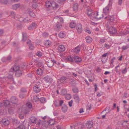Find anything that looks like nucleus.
<instances>
[{"mask_svg":"<svg viewBox=\"0 0 129 129\" xmlns=\"http://www.w3.org/2000/svg\"><path fill=\"white\" fill-rule=\"evenodd\" d=\"M105 19H107L108 21L106 24V26L107 29L112 27V25L113 24V21L114 19L113 17L112 16H109L108 15L106 17Z\"/></svg>","mask_w":129,"mask_h":129,"instance_id":"f257e3e1","label":"nucleus"},{"mask_svg":"<svg viewBox=\"0 0 129 129\" xmlns=\"http://www.w3.org/2000/svg\"><path fill=\"white\" fill-rule=\"evenodd\" d=\"M63 19L62 18H60L57 17H55L53 19V21L57 22L56 27L59 30L62 26L63 23Z\"/></svg>","mask_w":129,"mask_h":129,"instance_id":"f03ea898","label":"nucleus"},{"mask_svg":"<svg viewBox=\"0 0 129 129\" xmlns=\"http://www.w3.org/2000/svg\"><path fill=\"white\" fill-rule=\"evenodd\" d=\"M85 46L84 44L79 45L76 47L72 50V51L76 53H78L81 50H84L86 49Z\"/></svg>","mask_w":129,"mask_h":129,"instance_id":"7ed1b4c3","label":"nucleus"},{"mask_svg":"<svg viewBox=\"0 0 129 129\" xmlns=\"http://www.w3.org/2000/svg\"><path fill=\"white\" fill-rule=\"evenodd\" d=\"M113 0H109V3L107 6L103 9V12L105 14L108 13L111 7Z\"/></svg>","mask_w":129,"mask_h":129,"instance_id":"20e7f679","label":"nucleus"},{"mask_svg":"<svg viewBox=\"0 0 129 129\" xmlns=\"http://www.w3.org/2000/svg\"><path fill=\"white\" fill-rule=\"evenodd\" d=\"M45 81L46 83H51L53 80L52 78L50 76H47L45 77L44 78Z\"/></svg>","mask_w":129,"mask_h":129,"instance_id":"39448f33","label":"nucleus"},{"mask_svg":"<svg viewBox=\"0 0 129 129\" xmlns=\"http://www.w3.org/2000/svg\"><path fill=\"white\" fill-rule=\"evenodd\" d=\"M109 33L111 34H115L117 32L116 29L113 27L107 29Z\"/></svg>","mask_w":129,"mask_h":129,"instance_id":"423d86ee","label":"nucleus"},{"mask_svg":"<svg viewBox=\"0 0 129 129\" xmlns=\"http://www.w3.org/2000/svg\"><path fill=\"white\" fill-rule=\"evenodd\" d=\"M13 74L14 73L13 72H10V71L9 73V74L8 76H7V78H6V79L8 78V79H11L13 83L14 84H15V82L14 79L12 78L13 75Z\"/></svg>","mask_w":129,"mask_h":129,"instance_id":"0eeeda50","label":"nucleus"},{"mask_svg":"<svg viewBox=\"0 0 129 129\" xmlns=\"http://www.w3.org/2000/svg\"><path fill=\"white\" fill-rule=\"evenodd\" d=\"M76 29L79 33H80L82 31V27L81 24L80 23L77 24L76 27Z\"/></svg>","mask_w":129,"mask_h":129,"instance_id":"6e6552de","label":"nucleus"},{"mask_svg":"<svg viewBox=\"0 0 129 129\" xmlns=\"http://www.w3.org/2000/svg\"><path fill=\"white\" fill-rule=\"evenodd\" d=\"M103 17V14L102 13L97 12L94 15V18L98 20L101 19Z\"/></svg>","mask_w":129,"mask_h":129,"instance_id":"1a4fd4ad","label":"nucleus"},{"mask_svg":"<svg viewBox=\"0 0 129 129\" xmlns=\"http://www.w3.org/2000/svg\"><path fill=\"white\" fill-rule=\"evenodd\" d=\"M73 58L75 62L76 63H78L81 62L82 61L81 58L78 56H75Z\"/></svg>","mask_w":129,"mask_h":129,"instance_id":"9d476101","label":"nucleus"},{"mask_svg":"<svg viewBox=\"0 0 129 129\" xmlns=\"http://www.w3.org/2000/svg\"><path fill=\"white\" fill-rule=\"evenodd\" d=\"M58 6L55 2L52 1V3L51 5V9H53L55 10L58 8Z\"/></svg>","mask_w":129,"mask_h":129,"instance_id":"9b49d317","label":"nucleus"},{"mask_svg":"<svg viewBox=\"0 0 129 129\" xmlns=\"http://www.w3.org/2000/svg\"><path fill=\"white\" fill-rule=\"evenodd\" d=\"M19 68L18 66H14L13 67H12L10 70V72H16L19 70Z\"/></svg>","mask_w":129,"mask_h":129,"instance_id":"f8f14e48","label":"nucleus"},{"mask_svg":"<svg viewBox=\"0 0 129 129\" xmlns=\"http://www.w3.org/2000/svg\"><path fill=\"white\" fill-rule=\"evenodd\" d=\"M11 103L13 104H16L18 100L15 96H13L11 99Z\"/></svg>","mask_w":129,"mask_h":129,"instance_id":"ddd939ff","label":"nucleus"},{"mask_svg":"<svg viewBox=\"0 0 129 129\" xmlns=\"http://www.w3.org/2000/svg\"><path fill=\"white\" fill-rule=\"evenodd\" d=\"M6 77H2L0 76V87L2 88H3V86L2 85V83L6 81Z\"/></svg>","mask_w":129,"mask_h":129,"instance_id":"4468645a","label":"nucleus"},{"mask_svg":"<svg viewBox=\"0 0 129 129\" xmlns=\"http://www.w3.org/2000/svg\"><path fill=\"white\" fill-rule=\"evenodd\" d=\"M33 90L35 92H38L40 91L41 89L38 86L36 85L33 87Z\"/></svg>","mask_w":129,"mask_h":129,"instance_id":"2eb2a0df","label":"nucleus"},{"mask_svg":"<svg viewBox=\"0 0 129 129\" xmlns=\"http://www.w3.org/2000/svg\"><path fill=\"white\" fill-rule=\"evenodd\" d=\"M52 2L47 1L45 2V5L47 8H50L51 7Z\"/></svg>","mask_w":129,"mask_h":129,"instance_id":"dca6fc26","label":"nucleus"},{"mask_svg":"<svg viewBox=\"0 0 129 129\" xmlns=\"http://www.w3.org/2000/svg\"><path fill=\"white\" fill-rule=\"evenodd\" d=\"M13 126L14 127H15L16 126H17L18 124L20 123V122L18 120L16 119H13Z\"/></svg>","mask_w":129,"mask_h":129,"instance_id":"f3484780","label":"nucleus"},{"mask_svg":"<svg viewBox=\"0 0 129 129\" xmlns=\"http://www.w3.org/2000/svg\"><path fill=\"white\" fill-rule=\"evenodd\" d=\"M46 64L49 67H52L53 66V63L52 60H50L47 61Z\"/></svg>","mask_w":129,"mask_h":129,"instance_id":"a211bd4d","label":"nucleus"},{"mask_svg":"<svg viewBox=\"0 0 129 129\" xmlns=\"http://www.w3.org/2000/svg\"><path fill=\"white\" fill-rule=\"evenodd\" d=\"M11 59V57L10 56H9L6 58H3L2 60L3 62H6L9 61Z\"/></svg>","mask_w":129,"mask_h":129,"instance_id":"6ab92c4d","label":"nucleus"},{"mask_svg":"<svg viewBox=\"0 0 129 129\" xmlns=\"http://www.w3.org/2000/svg\"><path fill=\"white\" fill-rule=\"evenodd\" d=\"M65 48L63 45H60L58 47V50L60 51H63L65 50Z\"/></svg>","mask_w":129,"mask_h":129,"instance_id":"aec40b11","label":"nucleus"},{"mask_svg":"<svg viewBox=\"0 0 129 129\" xmlns=\"http://www.w3.org/2000/svg\"><path fill=\"white\" fill-rule=\"evenodd\" d=\"M61 109L63 112L65 113L67 110L68 107L67 106L64 105L62 107Z\"/></svg>","mask_w":129,"mask_h":129,"instance_id":"412c9836","label":"nucleus"},{"mask_svg":"<svg viewBox=\"0 0 129 129\" xmlns=\"http://www.w3.org/2000/svg\"><path fill=\"white\" fill-rule=\"evenodd\" d=\"M20 7V5L19 4H17L13 5L12 6V8L14 10H16L19 8Z\"/></svg>","mask_w":129,"mask_h":129,"instance_id":"4be33fe9","label":"nucleus"},{"mask_svg":"<svg viewBox=\"0 0 129 129\" xmlns=\"http://www.w3.org/2000/svg\"><path fill=\"white\" fill-rule=\"evenodd\" d=\"M59 37L61 38H63L66 35V34L65 32L61 31L59 34Z\"/></svg>","mask_w":129,"mask_h":129,"instance_id":"5701e85b","label":"nucleus"},{"mask_svg":"<svg viewBox=\"0 0 129 129\" xmlns=\"http://www.w3.org/2000/svg\"><path fill=\"white\" fill-rule=\"evenodd\" d=\"M30 120L31 122L34 123H36L37 120L36 118L34 117H33L30 118Z\"/></svg>","mask_w":129,"mask_h":129,"instance_id":"b1692460","label":"nucleus"},{"mask_svg":"<svg viewBox=\"0 0 129 129\" xmlns=\"http://www.w3.org/2000/svg\"><path fill=\"white\" fill-rule=\"evenodd\" d=\"M27 39V35L25 32L22 33V41L23 42L25 41Z\"/></svg>","mask_w":129,"mask_h":129,"instance_id":"393cba45","label":"nucleus"},{"mask_svg":"<svg viewBox=\"0 0 129 129\" xmlns=\"http://www.w3.org/2000/svg\"><path fill=\"white\" fill-rule=\"evenodd\" d=\"M2 122L3 124L6 126L9 125L10 123L9 120L6 119L3 120L2 121Z\"/></svg>","mask_w":129,"mask_h":129,"instance_id":"a878e982","label":"nucleus"},{"mask_svg":"<svg viewBox=\"0 0 129 129\" xmlns=\"http://www.w3.org/2000/svg\"><path fill=\"white\" fill-rule=\"evenodd\" d=\"M37 73L39 75H42L43 72V70L41 68H39L37 70Z\"/></svg>","mask_w":129,"mask_h":129,"instance_id":"bb28decb","label":"nucleus"},{"mask_svg":"<svg viewBox=\"0 0 129 129\" xmlns=\"http://www.w3.org/2000/svg\"><path fill=\"white\" fill-rule=\"evenodd\" d=\"M78 5L77 4H75L73 6V8L74 11L76 12L78 8Z\"/></svg>","mask_w":129,"mask_h":129,"instance_id":"cd10ccee","label":"nucleus"},{"mask_svg":"<svg viewBox=\"0 0 129 129\" xmlns=\"http://www.w3.org/2000/svg\"><path fill=\"white\" fill-rule=\"evenodd\" d=\"M74 98L75 99L76 102L78 103L79 102V98L78 95H76L74 96Z\"/></svg>","mask_w":129,"mask_h":129,"instance_id":"c85d7f7f","label":"nucleus"},{"mask_svg":"<svg viewBox=\"0 0 129 129\" xmlns=\"http://www.w3.org/2000/svg\"><path fill=\"white\" fill-rule=\"evenodd\" d=\"M67 79L66 77H62L60 79V82L62 83H65Z\"/></svg>","mask_w":129,"mask_h":129,"instance_id":"c756f323","label":"nucleus"},{"mask_svg":"<svg viewBox=\"0 0 129 129\" xmlns=\"http://www.w3.org/2000/svg\"><path fill=\"white\" fill-rule=\"evenodd\" d=\"M85 39L86 42L88 43H90L92 41V39L90 37L87 36Z\"/></svg>","mask_w":129,"mask_h":129,"instance_id":"7c9ffc66","label":"nucleus"},{"mask_svg":"<svg viewBox=\"0 0 129 129\" xmlns=\"http://www.w3.org/2000/svg\"><path fill=\"white\" fill-rule=\"evenodd\" d=\"M45 45L46 47H48L51 45V41L48 40H47L45 41Z\"/></svg>","mask_w":129,"mask_h":129,"instance_id":"2f4dec72","label":"nucleus"},{"mask_svg":"<svg viewBox=\"0 0 129 129\" xmlns=\"http://www.w3.org/2000/svg\"><path fill=\"white\" fill-rule=\"evenodd\" d=\"M27 14L29 15L30 16L33 17H35V14L34 13H33L31 11H28L27 12Z\"/></svg>","mask_w":129,"mask_h":129,"instance_id":"473e14b6","label":"nucleus"},{"mask_svg":"<svg viewBox=\"0 0 129 129\" xmlns=\"http://www.w3.org/2000/svg\"><path fill=\"white\" fill-rule=\"evenodd\" d=\"M66 59L67 60L70 62H73L74 60L73 57L70 56H68Z\"/></svg>","mask_w":129,"mask_h":129,"instance_id":"72a5a7b5","label":"nucleus"},{"mask_svg":"<svg viewBox=\"0 0 129 129\" xmlns=\"http://www.w3.org/2000/svg\"><path fill=\"white\" fill-rule=\"evenodd\" d=\"M47 123L49 125H52L54 123V121L53 120L50 119L48 121Z\"/></svg>","mask_w":129,"mask_h":129,"instance_id":"f704fd0d","label":"nucleus"},{"mask_svg":"<svg viewBox=\"0 0 129 129\" xmlns=\"http://www.w3.org/2000/svg\"><path fill=\"white\" fill-rule=\"evenodd\" d=\"M76 25V23L74 22H71L70 24V27L72 28H75Z\"/></svg>","mask_w":129,"mask_h":129,"instance_id":"c9c22d12","label":"nucleus"},{"mask_svg":"<svg viewBox=\"0 0 129 129\" xmlns=\"http://www.w3.org/2000/svg\"><path fill=\"white\" fill-rule=\"evenodd\" d=\"M22 74V72L20 70H18L16 72L15 74L17 76H20Z\"/></svg>","mask_w":129,"mask_h":129,"instance_id":"e433bc0d","label":"nucleus"},{"mask_svg":"<svg viewBox=\"0 0 129 129\" xmlns=\"http://www.w3.org/2000/svg\"><path fill=\"white\" fill-rule=\"evenodd\" d=\"M92 10L91 9H89L87 10V14L89 16H91L92 15Z\"/></svg>","mask_w":129,"mask_h":129,"instance_id":"4c0bfd02","label":"nucleus"},{"mask_svg":"<svg viewBox=\"0 0 129 129\" xmlns=\"http://www.w3.org/2000/svg\"><path fill=\"white\" fill-rule=\"evenodd\" d=\"M61 94L62 95H65L67 93V91L65 89H62L61 91Z\"/></svg>","mask_w":129,"mask_h":129,"instance_id":"58836bf2","label":"nucleus"},{"mask_svg":"<svg viewBox=\"0 0 129 129\" xmlns=\"http://www.w3.org/2000/svg\"><path fill=\"white\" fill-rule=\"evenodd\" d=\"M16 129H25V128L24 125L22 124L19 125L18 127L16 128Z\"/></svg>","mask_w":129,"mask_h":129,"instance_id":"ea45409f","label":"nucleus"},{"mask_svg":"<svg viewBox=\"0 0 129 129\" xmlns=\"http://www.w3.org/2000/svg\"><path fill=\"white\" fill-rule=\"evenodd\" d=\"M129 48V46L128 45H127L125 46H123L122 47V50H125Z\"/></svg>","mask_w":129,"mask_h":129,"instance_id":"a19ab883","label":"nucleus"},{"mask_svg":"<svg viewBox=\"0 0 129 129\" xmlns=\"http://www.w3.org/2000/svg\"><path fill=\"white\" fill-rule=\"evenodd\" d=\"M8 2L7 0H0V3L3 4H6Z\"/></svg>","mask_w":129,"mask_h":129,"instance_id":"79ce46f5","label":"nucleus"},{"mask_svg":"<svg viewBox=\"0 0 129 129\" xmlns=\"http://www.w3.org/2000/svg\"><path fill=\"white\" fill-rule=\"evenodd\" d=\"M4 104L5 106H7L10 104V102L6 100L4 102Z\"/></svg>","mask_w":129,"mask_h":129,"instance_id":"37998d69","label":"nucleus"},{"mask_svg":"<svg viewBox=\"0 0 129 129\" xmlns=\"http://www.w3.org/2000/svg\"><path fill=\"white\" fill-rule=\"evenodd\" d=\"M26 105L27 107L29 108H31L32 107V105L31 103L29 102L27 103Z\"/></svg>","mask_w":129,"mask_h":129,"instance_id":"c03bdc74","label":"nucleus"},{"mask_svg":"<svg viewBox=\"0 0 129 129\" xmlns=\"http://www.w3.org/2000/svg\"><path fill=\"white\" fill-rule=\"evenodd\" d=\"M65 98L66 99L70 100L71 98V96L70 94H66L65 96Z\"/></svg>","mask_w":129,"mask_h":129,"instance_id":"a18cd8bd","label":"nucleus"},{"mask_svg":"<svg viewBox=\"0 0 129 129\" xmlns=\"http://www.w3.org/2000/svg\"><path fill=\"white\" fill-rule=\"evenodd\" d=\"M40 100L41 102L42 103H44L46 102V99L44 98H41Z\"/></svg>","mask_w":129,"mask_h":129,"instance_id":"49530a36","label":"nucleus"},{"mask_svg":"<svg viewBox=\"0 0 129 129\" xmlns=\"http://www.w3.org/2000/svg\"><path fill=\"white\" fill-rule=\"evenodd\" d=\"M37 55L39 57H41L42 56V52L40 51H38L36 53Z\"/></svg>","mask_w":129,"mask_h":129,"instance_id":"de8ad7c7","label":"nucleus"},{"mask_svg":"<svg viewBox=\"0 0 129 129\" xmlns=\"http://www.w3.org/2000/svg\"><path fill=\"white\" fill-rule=\"evenodd\" d=\"M70 83L72 85H73L76 83L75 81L72 79H71L70 80Z\"/></svg>","mask_w":129,"mask_h":129,"instance_id":"09e8293b","label":"nucleus"},{"mask_svg":"<svg viewBox=\"0 0 129 129\" xmlns=\"http://www.w3.org/2000/svg\"><path fill=\"white\" fill-rule=\"evenodd\" d=\"M30 20L29 19H28V18H26L24 19L23 20V21H24L25 22H28L30 21Z\"/></svg>","mask_w":129,"mask_h":129,"instance_id":"8fccbe9b","label":"nucleus"},{"mask_svg":"<svg viewBox=\"0 0 129 129\" xmlns=\"http://www.w3.org/2000/svg\"><path fill=\"white\" fill-rule=\"evenodd\" d=\"M73 92L75 93H77L78 92V89L77 88H73Z\"/></svg>","mask_w":129,"mask_h":129,"instance_id":"3c124183","label":"nucleus"},{"mask_svg":"<svg viewBox=\"0 0 129 129\" xmlns=\"http://www.w3.org/2000/svg\"><path fill=\"white\" fill-rule=\"evenodd\" d=\"M39 99V98H38L37 96H36L34 98V99H33L34 101L36 102H37V101L38 100V99Z\"/></svg>","mask_w":129,"mask_h":129,"instance_id":"603ef678","label":"nucleus"},{"mask_svg":"<svg viewBox=\"0 0 129 129\" xmlns=\"http://www.w3.org/2000/svg\"><path fill=\"white\" fill-rule=\"evenodd\" d=\"M126 35V34L125 33V32L121 31L119 32V36L125 35Z\"/></svg>","mask_w":129,"mask_h":129,"instance_id":"864d4df0","label":"nucleus"},{"mask_svg":"<svg viewBox=\"0 0 129 129\" xmlns=\"http://www.w3.org/2000/svg\"><path fill=\"white\" fill-rule=\"evenodd\" d=\"M34 46L32 44L29 46V48L30 50H33L34 48Z\"/></svg>","mask_w":129,"mask_h":129,"instance_id":"5fc2aeb1","label":"nucleus"},{"mask_svg":"<svg viewBox=\"0 0 129 129\" xmlns=\"http://www.w3.org/2000/svg\"><path fill=\"white\" fill-rule=\"evenodd\" d=\"M38 5L36 4H33L32 5V7L33 8L36 9Z\"/></svg>","mask_w":129,"mask_h":129,"instance_id":"6e6d98bb","label":"nucleus"},{"mask_svg":"<svg viewBox=\"0 0 129 129\" xmlns=\"http://www.w3.org/2000/svg\"><path fill=\"white\" fill-rule=\"evenodd\" d=\"M42 36L44 37H46L48 36V34L44 32L43 33Z\"/></svg>","mask_w":129,"mask_h":129,"instance_id":"4d7b16f0","label":"nucleus"},{"mask_svg":"<svg viewBox=\"0 0 129 129\" xmlns=\"http://www.w3.org/2000/svg\"><path fill=\"white\" fill-rule=\"evenodd\" d=\"M25 96L24 94L21 93L20 94L19 97L21 99H23Z\"/></svg>","mask_w":129,"mask_h":129,"instance_id":"13d9d810","label":"nucleus"},{"mask_svg":"<svg viewBox=\"0 0 129 129\" xmlns=\"http://www.w3.org/2000/svg\"><path fill=\"white\" fill-rule=\"evenodd\" d=\"M73 103V100H71L69 102V105L70 107H71L72 106Z\"/></svg>","mask_w":129,"mask_h":129,"instance_id":"bf43d9fd","label":"nucleus"},{"mask_svg":"<svg viewBox=\"0 0 129 129\" xmlns=\"http://www.w3.org/2000/svg\"><path fill=\"white\" fill-rule=\"evenodd\" d=\"M21 91L23 92H25L27 91V90L24 88H22L21 89Z\"/></svg>","mask_w":129,"mask_h":129,"instance_id":"052dcab7","label":"nucleus"},{"mask_svg":"<svg viewBox=\"0 0 129 129\" xmlns=\"http://www.w3.org/2000/svg\"><path fill=\"white\" fill-rule=\"evenodd\" d=\"M4 33V30L3 29H0V37Z\"/></svg>","mask_w":129,"mask_h":129,"instance_id":"680f3d73","label":"nucleus"},{"mask_svg":"<svg viewBox=\"0 0 129 129\" xmlns=\"http://www.w3.org/2000/svg\"><path fill=\"white\" fill-rule=\"evenodd\" d=\"M27 44L28 46L32 44L31 41L30 40H28L27 42Z\"/></svg>","mask_w":129,"mask_h":129,"instance_id":"e2e57ef3","label":"nucleus"},{"mask_svg":"<svg viewBox=\"0 0 129 129\" xmlns=\"http://www.w3.org/2000/svg\"><path fill=\"white\" fill-rule=\"evenodd\" d=\"M122 72L124 74L127 72V69L126 67H125L124 69L122 70Z\"/></svg>","mask_w":129,"mask_h":129,"instance_id":"0e129e2a","label":"nucleus"},{"mask_svg":"<svg viewBox=\"0 0 129 129\" xmlns=\"http://www.w3.org/2000/svg\"><path fill=\"white\" fill-rule=\"evenodd\" d=\"M125 33L126 34V35L129 34V28H127L126 29Z\"/></svg>","mask_w":129,"mask_h":129,"instance_id":"69168bd1","label":"nucleus"},{"mask_svg":"<svg viewBox=\"0 0 129 129\" xmlns=\"http://www.w3.org/2000/svg\"><path fill=\"white\" fill-rule=\"evenodd\" d=\"M123 0H119L118 1V5H121L122 2Z\"/></svg>","mask_w":129,"mask_h":129,"instance_id":"338daca9","label":"nucleus"},{"mask_svg":"<svg viewBox=\"0 0 129 129\" xmlns=\"http://www.w3.org/2000/svg\"><path fill=\"white\" fill-rule=\"evenodd\" d=\"M63 103V101L62 100H61L59 101V106H61L62 105V104Z\"/></svg>","mask_w":129,"mask_h":129,"instance_id":"774afa93","label":"nucleus"}]
</instances>
